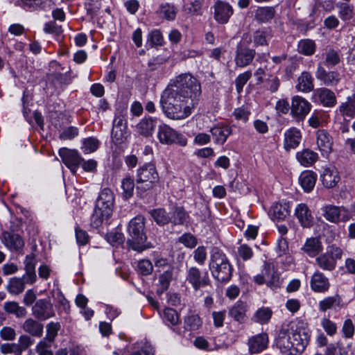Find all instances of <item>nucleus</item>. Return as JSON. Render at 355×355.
I'll return each instance as SVG.
<instances>
[{"mask_svg":"<svg viewBox=\"0 0 355 355\" xmlns=\"http://www.w3.org/2000/svg\"><path fill=\"white\" fill-rule=\"evenodd\" d=\"M111 136L113 142L116 144L123 143L127 138V128L113 127Z\"/></svg>","mask_w":355,"mask_h":355,"instance_id":"nucleus-49","label":"nucleus"},{"mask_svg":"<svg viewBox=\"0 0 355 355\" xmlns=\"http://www.w3.org/2000/svg\"><path fill=\"white\" fill-rule=\"evenodd\" d=\"M314 98L323 106L333 107L337 103L335 93L326 87L317 89L314 92Z\"/></svg>","mask_w":355,"mask_h":355,"instance_id":"nucleus-18","label":"nucleus"},{"mask_svg":"<svg viewBox=\"0 0 355 355\" xmlns=\"http://www.w3.org/2000/svg\"><path fill=\"white\" fill-rule=\"evenodd\" d=\"M177 12V8L169 3H162L158 10L159 14L168 21L174 20L176 17Z\"/></svg>","mask_w":355,"mask_h":355,"instance_id":"nucleus-43","label":"nucleus"},{"mask_svg":"<svg viewBox=\"0 0 355 355\" xmlns=\"http://www.w3.org/2000/svg\"><path fill=\"white\" fill-rule=\"evenodd\" d=\"M232 114L236 120L245 123L249 119V116L250 115V111L248 110L246 107H241L236 108L234 110Z\"/></svg>","mask_w":355,"mask_h":355,"instance_id":"nucleus-59","label":"nucleus"},{"mask_svg":"<svg viewBox=\"0 0 355 355\" xmlns=\"http://www.w3.org/2000/svg\"><path fill=\"white\" fill-rule=\"evenodd\" d=\"M322 216L329 223L338 224L352 219L351 211L343 206L327 205L321 208Z\"/></svg>","mask_w":355,"mask_h":355,"instance_id":"nucleus-8","label":"nucleus"},{"mask_svg":"<svg viewBox=\"0 0 355 355\" xmlns=\"http://www.w3.org/2000/svg\"><path fill=\"white\" fill-rule=\"evenodd\" d=\"M51 345L46 340H40L35 347L38 355H53L51 350Z\"/></svg>","mask_w":355,"mask_h":355,"instance_id":"nucleus-58","label":"nucleus"},{"mask_svg":"<svg viewBox=\"0 0 355 355\" xmlns=\"http://www.w3.org/2000/svg\"><path fill=\"white\" fill-rule=\"evenodd\" d=\"M254 281L259 285L266 284L269 287L277 288L280 286L282 279L272 263H265L261 274L254 276Z\"/></svg>","mask_w":355,"mask_h":355,"instance_id":"nucleus-9","label":"nucleus"},{"mask_svg":"<svg viewBox=\"0 0 355 355\" xmlns=\"http://www.w3.org/2000/svg\"><path fill=\"white\" fill-rule=\"evenodd\" d=\"M0 352L3 354H13L15 355H21V349L17 343H3L0 345Z\"/></svg>","mask_w":355,"mask_h":355,"instance_id":"nucleus-53","label":"nucleus"},{"mask_svg":"<svg viewBox=\"0 0 355 355\" xmlns=\"http://www.w3.org/2000/svg\"><path fill=\"white\" fill-rule=\"evenodd\" d=\"M128 234L126 243L132 250L141 252L153 247L150 243H146L144 216L138 215L129 222Z\"/></svg>","mask_w":355,"mask_h":355,"instance_id":"nucleus-2","label":"nucleus"},{"mask_svg":"<svg viewBox=\"0 0 355 355\" xmlns=\"http://www.w3.org/2000/svg\"><path fill=\"white\" fill-rule=\"evenodd\" d=\"M164 316L165 319L173 325H175L179 323V315L177 311L173 309H165L164 311Z\"/></svg>","mask_w":355,"mask_h":355,"instance_id":"nucleus-63","label":"nucleus"},{"mask_svg":"<svg viewBox=\"0 0 355 355\" xmlns=\"http://www.w3.org/2000/svg\"><path fill=\"white\" fill-rule=\"evenodd\" d=\"M122 196L125 200L130 198L133 196L135 182L130 177H126L121 181Z\"/></svg>","mask_w":355,"mask_h":355,"instance_id":"nucleus-45","label":"nucleus"},{"mask_svg":"<svg viewBox=\"0 0 355 355\" xmlns=\"http://www.w3.org/2000/svg\"><path fill=\"white\" fill-rule=\"evenodd\" d=\"M157 137L159 141L164 144L174 143H178L181 146L187 144L186 139L181 134H179L166 124L160 125L158 127Z\"/></svg>","mask_w":355,"mask_h":355,"instance_id":"nucleus-10","label":"nucleus"},{"mask_svg":"<svg viewBox=\"0 0 355 355\" xmlns=\"http://www.w3.org/2000/svg\"><path fill=\"white\" fill-rule=\"evenodd\" d=\"M255 56V51L238 46L235 57L236 66L244 67L250 64Z\"/></svg>","mask_w":355,"mask_h":355,"instance_id":"nucleus-21","label":"nucleus"},{"mask_svg":"<svg viewBox=\"0 0 355 355\" xmlns=\"http://www.w3.org/2000/svg\"><path fill=\"white\" fill-rule=\"evenodd\" d=\"M252 76V72L250 71H245L239 74L235 80V85L236 91L240 93L243 90L244 85L250 80Z\"/></svg>","mask_w":355,"mask_h":355,"instance_id":"nucleus-55","label":"nucleus"},{"mask_svg":"<svg viewBox=\"0 0 355 355\" xmlns=\"http://www.w3.org/2000/svg\"><path fill=\"white\" fill-rule=\"evenodd\" d=\"M341 306V298L338 295L329 296L320 301L318 307L320 311L324 312L328 309L340 308Z\"/></svg>","mask_w":355,"mask_h":355,"instance_id":"nucleus-36","label":"nucleus"},{"mask_svg":"<svg viewBox=\"0 0 355 355\" xmlns=\"http://www.w3.org/2000/svg\"><path fill=\"white\" fill-rule=\"evenodd\" d=\"M311 104L305 98L295 96L292 98V105L290 107L291 114L297 121H303L305 116L310 112Z\"/></svg>","mask_w":355,"mask_h":355,"instance_id":"nucleus-11","label":"nucleus"},{"mask_svg":"<svg viewBox=\"0 0 355 355\" xmlns=\"http://www.w3.org/2000/svg\"><path fill=\"white\" fill-rule=\"evenodd\" d=\"M338 112L342 116L354 117L355 116V93L347 97L346 101L340 104Z\"/></svg>","mask_w":355,"mask_h":355,"instance_id":"nucleus-29","label":"nucleus"},{"mask_svg":"<svg viewBox=\"0 0 355 355\" xmlns=\"http://www.w3.org/2000/svg\"><path fill=\"white\" fill-rule=\"evenodd\" d=\"M272 314V312L269 308L262 307L256 311L254 319L257 322L266 324L270 319Z\"/></svg>","mask_w":355,"mask_h":355,"instance_id":"nucleus-50","label":"nucleus"},{"mask_svg":"<svg viewBox=\"0 0 355 355\" xmlns=\"http://www.w3.org/2000/svg\"><path fill=\"white\" fill-rule=\"evenodd\" d=\"M316 144L322 155L328 156L333 150V137L327 130H318L316 132Z\"/></svg>","mask_w":355,"mask_h":355,"instance_id":"nucleus-15","label":"nucleus"},{"mask_svg":"<svg viewBox=\"0 0 355 355\" xmlns=\"http://www.w3.org/2000/svg\"><path fill=\"white\" fill-rule=\"evenodd\" d=\"M3 310L8 314L15 315L17 318H24L27 313L26 309L24 306H19V303L15 301L5 302Z\"/></svg>","mask_w":355,"mask_h":355,"instance_id":"nucleus-31","label":"nucleus"},{"mask_svg":"<svg viewBox=\"0 0 355 355\" xmlns=\"http://www.w3.org/2000/svg\"><path fill=\"white\" fill-rule=\"evenodd\" d=\"M320 326L329 336H334L337 333V324L328 317H323L320 320Z\"/></svg>","mask_w":355,"mask_h":355,"instance_id":"nucleus-51","label":"nucleus"},{"mask_svg":"<svg viewBox=\"0 0 355 355\" xmlns=\"http://www.w3.org/2000/svg\"><path fill=\"white\" fill-rule=\"evenodd\" d=\"M275 15L273 7H259L254 14V18L259 23H266L271 20Z\"/></svg>","mask_w":355,"mask_h":355,"instance_id":"nucleus-30","label":"nucleus"},{"mask_svg":"<svg viewBox=\"0 0 355 355\" xmlns=\"http://www.w3.org/2000/svg\"><path fill=\"white\" fill-rule=\"evenodd\" d=\"M3 245L10 251L21 253L24 247V239L18 234L3 231L1 233Z\"/></svg>","mask_w":355,"mask_h":355,"instance_id":"nucleus-12","label":"nucleus"},{"mask_svg":"<svg viewBox=\"0 0 355 355\" xmlns=\"http://www.w3.org/2000/svg\"><path fill=\"white\" fill-rule=\"evenodd\" d=\"M59 155L64 164L70 168L73 173L76 172L78 166L83 161V159L76 150L63 148L60 149Z\"/></svg>","mask_w":355,"mask_h":355,"instance_id":"nucleus-14","label":"nucleus"},{"mask_svg":"<svg viewBox=\"0 0 355 355\" xmlns=\"http://www.w3.org/2000/svg\"><path fill=\"white\" fill-rule=\"evenodd\" d=\"M302 140V133L300 130L293 128L290 129V148H296Z\"/></svg>","mask_w":355,"mask_h":355,"instance_id":"nucleus-62","label":"nucleus"},{"mask_svg":"<svg viewBox=\"0 0 355 355\" xmlns=\"http://www.w3.org/2000/svg\"><path fill=\"white\" fill-rule=\"evenodd\" d=\"M263 87L272 93L275 92L279 87V80L277 76L270 75L265 81Z\"/></svg>","mask_w":355,"mask_h":355,"instance_id":"nucleus-56","label":"nucleus"},{"mask_svg":"<svg viewBox=\"0 0 355 355\" xmlns=\"http://www.w3.org/2000/svg\"><path fill=\"white\" fill-rule=\"evenodd\" d=\"M315 76L324 85L334 87L336 86L340 81V74L335 71H326V69L319 64L315 71Z\"/></svg>","mask_w":355,"mask_h":355,"instance_id":"nucleus-16","label":"nucleus"},{"mask_svg":"<svg viewBox=\"0 0 355 355\" xmlns=\"http://www.w3.org/2000/svg\"><path fill=\"white\" fill-rule=\"evenodd\" d=\"M25 288V282L21 278H11L7 286V291L14 295L21 293Z\"/></svg>","mask_w":355,"mask_h":355,"instance_id":"nucleus-44","label":"nucleus"},{"mask_svg":"<svg viewBox=\"0 0 355 355\" xmlns=\"http://www.w3.org/2000/svg\"><path fill=\"white\" fill-rule=\"evenodd\" d=\"M168 87L192 103H195L196 98L201 94L200 83L190 73L176 76Z\"/></svg>","mask_w":355,"mask_h":355,"instance_id":"nucleus-3","label":"nucleus"},{"mask_svg":"<svg viewBox=\"0 0 355 355\" xmlns=\"http://www.w3.org/2000/svg\"><path fill=\"white\" fill-rule=\"evenodd\" d=\"M299 180L304 190L309 192L315 184L316 175L312 171H305L301 173Z\"/></svg>","mask_w":355,"mask_h":355,"instance_id":"nucleus-35","label":"nucleus"},{"mask_svg":"<svg viewBox=\"0 0 355 355\" xmlns=\"http://www.w3.org/2000/svg\"><path fill=\"white\" fill-rule=\"evenodd\" d=\"M298 51L305 55H311L315 53V44L311 40H302L298 43Z\"/></svg>","mask_w":355,"mask_h":355,"instance_id":"nucleus-46","label":"nucleus"},{"mask_svg":"<svg viewBox=\"0 0 355 355\" xmlns=\"http://www.w3.org/2000/svg\"><path fill=\"white\" fill-rule=\"evenodd\" d=\"M340 61V55L334 49H330L326 54L325 63L327 66H335Z\"/></svg>","mask_w":355,"mask_h":355,"instance_id":"nucleus-60","label":"nucleus"},{"mask_svg":"<svg viewBox=\"0 0 355 355\" xmlns=\"http://www.w3.org/2000/svg\"><path fill=\"white\" fill-rule=\"evenodd\" d=\"M303 250L310 257H315L322 251L323 246L319 238L313 237L306 240Z\"/></svg>","mask_w":355,"mask_h":355,"instance_id":"nucleus-28","label":"nucleus"},{"mask_svg":"<svg viewBox=\"0 0 355 355\" xmlns=\"http://www.w3.org/2000/svg\"><path fill=\"white\" fill-rule=\"evenodd\" d=\"M99 146V141L94 137H89L84 140L83 149L85 153L96 151Z\"/></svg>","mask_w":355,"mask_h":355,"instance_id":"nucleus-54","label":"nucleus"},{"mask_svg":"<svg viewBox=\"0 0 355 355\" xmlns=\"http://www.w3.org/2000/svg\"><path fill=\"white\" fill-rule=\"evenodd\" d=\"M0 337L3 340H13L16 337L15 330L10 327H3L0 330Z\"/></svg>","mask_w":355,"mask_h":355,"instance_id":"nucleus-64","label":"nucleus"},{"mask_svg":"<svg viewBox=\"0 0 355 355\" xmlns=\"http://www.w3.org/2000/svg\"><path fill=\"white\" fill-rule=\"evenodd\" d=\"M288 214V205L277 203L271 209V218L274 221L280 222L284 220Z\"/></svg>","mask_w":355,"mask_h":355,"instance_id":"nucleus-34","label":"nucleus"},{"mask_svg":"<svg viewBox=\"0 0 355 355\" xmlns=\"http://www.w3.org/2000/svg\"><path fill=\"white\" fill-rule=\"evenodd\" d=\"M296 158L298 162L304 166H309L315 163L318 159V155L313 150L306 149L302 152H299L296 155Z\"/></svg>","mask_w":355,"mask_h":355,"instance_id":"nucleus-33","label":"nucleus"},{"mask_svg":"<svg viewBox=\"0 0 355 355\" xmlns=\"http://www.w3.org/2000/svg\"><path fill=\"white\" fill-rule=\"evenodd\" d=\"M137 267L139 272L143 275H150L153 270L152 263L148 259H143L139 261Z\"/></svg>","mask_w":355,"mask_h":355,"instance_id":"nucleus-61","label":"nucleus"},{"mask_svg":"<svg viewBox=\"0 0 355 355\" xmlns=\"http://www.w3.org/2000/svg\"><path fill=\"white\" fill-rule=\"evenodd\" d=\"M310 286L313 291L324 293L329 291L330 283L329 279L323 273L316 271L311 278Z\"/></svg>","mask_w":355,"mask_h":355,"instance_id":"nucleus-20","label":"nucleus"},{"mask_svg":"<svg viewBox=\"0 0 355 355\" xmlns=\"http://www.w3.org/2000/svg\"><path fill=\"white\" fill-rule=\"evenodd\" d=\"M211 132L214 137L215 141L223 144L227 140V138L232 133L231 128L228 126H217L211 129Z\"/></svg>","mask_w":355,"mask_h":355,"instance_id":"nucleus-39","label":"nucleus"},{"mask_svg":"<svg viewBox=\"0 0 355 355\" xmlns=\"http://www.w3.org/2000/svg\"><path fill=\"white\" fill-rule=\"evenodd\" d=\"M202 322L198 314L190 312L184 321V329L188 331H196L202 326Z\"/></svg>","mask_w":355,"mask_h":355,"instance_id":"nucleus-41","label":"nucleus"},{"mask_svg":"<svg viewBox=\"0 0 355 355\" xmlns=\"http://www.w3.org/2000/svg\"><path fill=\"white\" fill-rule=\"evenodd\" d=\"M44 325L33 319H26L22 324L23 330L33 336L40 337L43 334Z\"/></svg>","mask_w":355,"mask_h":355,"instance_id":"nucleus-27","label":"nucleus"},{"mask_svg":"<svg viewBox=\"0 0 355 355\" xmlns=\"http://www.w3.org/2000/svg\"><path fill=\"white\" fill-rule=\"evenodd\" d=\"M253 42L255 46H268V40L271 37L269 29H259L253 33Z\"/></svg>","mask_w":355,"mask_h":355,"instance_id":"nucleus-40","label":"nucleus"},{"mask_svg":"<svg viewBox=\"0 0 355 355\" xmlns=\"http://www.w3.org/2000/svg\"><path fill=\"white\" fill-rule=\"evenodd\" d=\"M314 79L311 73L303 71L297 78L295 88L298 92L309 93L314 89Z\"/></svg>","mask_w":355,"mask_h":355,"instance_id":"nucleus-23","label":"nucleus"},{"mask_svg":"<svg viewBox=\"0 0 355 355\" xmlns=\"http://www.w3.org/2000/svg\"><path fill=\"white\" fill-rule=\"evenodd\" d=\"M291 334L290 336V355H298L302 354L309 344L310 339V331L307 324L303 320L293 322L291 326Z\"/></svg>","mask_w":355,"mask_h":355,"instance_id":"nucleus-5","label":"nucleus"},{"mask_svg":"<svg viewBox=\"0 0 355 355\" xmlns=\"http://www.w3.org/2000/svg\"><path fill=\"white\" fill-rule=\"evenodd\" d=\"M316 264L324 270L331 271L336 268V262L329 254L324 253L315 259Z\"/></svg>","mask_w":355,"mask_h":355,"instance_id":"nucleus-42","label":"nucleus"},{"mask_svg":"<svg viewBox=\"0 0 355 355\" xmlns=\"http://www.w3.org/2000/svg\"><path fill=\"white\" fill-rule=\"evenodd\" d=\"M155 125L156 121L153 118H144L136 125V130L139 135L149 137L153 135Z\"/></svg>","mask_w":355,"mask_h":355,"instance_id":"nucleus-26","label":"nucleus"},{"mask_svg":"<svg viewBox=\"0 0 355 355\" xmlns=\"http://www.w3.org/2000/svg\"><path fill=\"white\" fill-rule=\"evenodd\" d=\"M174 268L170 267L168 270L162 273L159 277V285L157 293L162 294L168 288L173 279Z\"/></svg>","mask_w":355,"mask_h":355,"instance_id":"nucleus-37","label":"nucleus"},{"mask_svg":"<svg viewBox=\"0 0 355 355\" xmlns=\"http://www.w3.org/2000/svg\"><path fill=\"white\" fill-rule=\"evenodd\" d=\"M214 19L222 24L227 23L233 14L232 7L226 2L217 1L214 4Z\"/></svg>","mask_w":355,"mask_h":355,"instance_id":"nucleus-17","label":"nucleus"},{"mask_svg":"<svg viewBox=\"0 0 355 355\" xmlns=\"http://www.w3.org/2000/svg\"><path fill=\"white\" fill-rule=\"evenodd\" d=\"M150 214L158 225H163L170 222L169 216L164 209L151 210Z\"/></svg>","mask_w":355,"mask_h":355,"instance_id":"nucleus-47","label":"nucleus"},{"mask_svg":"<svg viewBox=\"0 0 355 355\" xmlns=\"http://www.w3.org/2000/svg\"><path fill=\"white\" fill-rule=\"evenodd\" d=\"M355 327L351 319H347L344 321L341 331L344 338H352L354 334Z\"/></svg>","mask_w":355,"mask_h":355,"instance_id":"nucleus-57","label":"nucleus"},{"mask_svg":"<svg viewBox=\"0 0 355 355\" xmlns=\"http://www.w3.org/2000/svg\"><path fill=\"white\" fill-rule=\"evenodd\" d=\"M60 324L59 322H50L46 325V335L42 340H46L49 343H51L55 340L58 335V331L60 329Z\"/></svg>","mask_w":355,"mask_h":355,"instance_id":"nucleus-48","label":"nucleus"},{"mask_svg":"<svg viewBox=\"0 0 355 355\" xmlns=\"http://www.w3.org/2000/svg\"><path fill=\"white\" fill-rule=\"evenodd\" d=\"M209 266L212 275L218 281L225 282L231 279L232 267L221 251L217 250L211 254Z\"/></svg>","mask_w":355,"mask_h":355,"instance_id":"nucleus-6","label":"nucleus"},{"mask_svg":"<svg viewBox=\"0 0 355 355\" xmlns=\"http://www.w3.org/2000/svg\"><path fill=\"white\" fill-rule=\"evenodd\" d=\"M114 197L112 191L108 188L103 189L96 201V207L91 217V225L98 227L105 220L112 215L114 207Z\"/></svg>","mask_w":355,"mask_h":355,"instance_id":"nucleus-4","label":"nucleus"},{"mask_svg":"<svg viewBox=\"0 0 355 355\" xmlns=\"http://www.w3.org/2000/svg\"><path fill=\"white\" fill-rule=\"evenodd\" d=\"M160 103L165 115L173 120L187 118L191 114L195 105V103L181 97L168 87L162 94Z\"/></svg>","mask_w":355,"mask_h":355,"instance_id":"nucleus-1","label":"nucleus"},{"mask_svg":"<svg viewBox=\"0 0 355 355\" xmlns=\"http://www.w3.org/2000/svg\"><path fill=\"white\" fill-rule=\"evenodd\" d=\"M295 215L303 227H309L312 225L313 216L311 211L306 204H299L295 208Z\"/></svg>","mask_w":355,"mask_h":355,"instance_id":"nucleus-24","label":"nucleus"},{"mask_svg":"<svg viewBox=\"0 0 355 355\" xmlns=\"http://www.w3.org/2000/svg\"><path fill=\"white\" fill-rule=\"evenodd\" d=\"M137 190L146 192L153 189L159 182V175L154 164L148 163L139 167L136 176Z\"/></svg>","mask_w":355,"mask_h":355,"instance_id":"nucleus-7","label":"nucleus"},{"mask_svg":"<svg viewBox=\"0 0 355 355\" xmlns=\"http://www.w3.org/2000/svg\"><path fill=\"white\" fill-rule=\"evenodd\" d=\"M268 338L266 334H259L251 336L248 340V351L250 354H258L266 349Z\"/></svg>","mask_w":355,"mask_h":355,"instance_id":"nucleus-19","label":"nucleus"},{"mask_svg":"<svg viewBox=\"0 0 355 355\" xmlns=\"http://www.w3.org/2000/svg\"><path fill=\"white\" fill-rule=\"evenodd\" d=\"M187 280L191 284L196 291L209 284L208 277H201L200 271L196 267H191L189 269Z\"/></svg>","mask_w":355,"mask_h":355,"instance_id":"nucleus-22","label":"nucleus"},{"mask_svg":"<svg viewBox=\"0 0 355 355\" xmlns=\"http://www.w3.org/2000/svg\"><path fill=\"white\" fill-rule=\"evenodd\" d=\"M338 8V15L343 21H347L353 17V7L350 5L342 3L337 5Z\"/></svg>","mask_w":355,"mask_h":355,"instance_id":"nucleus-52","label":"nucleus"},{"mask_svg":"<svg viewBox=\"0 0 355 355\" xmlns=\"http://www.w3.org/2000/svg\"><path fill=\"white\" fill-rule=\"evenodd\" d=\"M33 315L41 320H46L55 315L52 304L47 300H39L32 308Z\"/></svg>","mask_w":355,"mask_h":355,"instance_id":"nucleus-13","label":"nucleus"},{"mask_svg":"<svg viewBox=\"0 0 355 355\" xmlns=\"http://www.w3.org/2000/svg\"><path fill=\"white\" fill-rule=\"evenodd\" d=\"M170 214V222L174 225H182L189 218V214L182 207H175Z\"/></svg>","mask_w":355,"mask_h":355,"instance_id":"nucleus-38","label":"nucleus"},{"mask_svg":"<svg viewBox=\"0 0 355 355\" xmlns=\"http://www.w3.org/2000/svg\"><path fill=\"white\" fill-rule=\"evenodd\" d=\"M321 179L326 188H334L340 181L339 173L334 168H326L321 175Z\"/></svg>","mask_w":355,"mask_h":355,"instance_id":"nucleus-25","label":"nucleus"},{"mask_svg":"<svg viewBox=\"0 0 355 355\" xmlns=\"http://www.w3.org/2000/svg\"><path fill=\"white\" fill-rule=\"evenodd\" d=\"M247 311V304L238 301L230 310L229 314L235 320L239 322H243L245 319V312Z\"/></svg>","mask_w":355,"mask_h":355,"instance_id":"nucleus-32","label":"nucleus"}]
</instances>
